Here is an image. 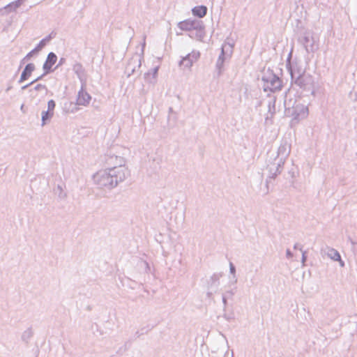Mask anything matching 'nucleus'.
Returning <instances> with one entry per match:
<instances>
[{"label": "nucleus", "mask_w": 357, "mask_h": 357, "mask_svg": "<svg viewBox=\"0 0 357 357\" xmlns=\"http://www.w3.org/2000/svg\"><path fill=\"white\" fill-rule=\"evenodd\" d=\"M129 175L128 169L125 165H119L98 172L93 180L99 188L110 190L124 181Z\"/></svg>", "instance_id": "f257e3e1"}, {"label": "nucleus", "mask_w": 357, "mask_h": 357, "mask_svg": "<svg viewBox=\"0 0 357 357\" xmlns=\"http://www.w3.org/2000/svg\"><path fill=\"white\" fill-rule=\"evenodd\" d=\"M290 151L291 145L286 140L282 141L278 149L277 156L274 158V161L268 165L272 178L281 172L280 169L284 164Z\"/></svg>", "instance_id": "f03ea898"}, {"label": "nucleus", "mask_w": 357, "mask_h": 357, "mask_svg": "<svg viewBox=\"0 0 357 357\" xmlns=\"http://www.w3.org/2000/svg\"><path fill=\"white\" fill-rule=\"evenodd\" d=\"M290 75L292 81L301 89L309 91L312 88V77L309 75L305 74L303 70L295 67L291 68L290 69Z\"/></svg>", "instance_id": "7ed1b4c3"}, {"label": "nucleus", "mask_w": 357, "mask_h": 357, "mask_svg": "<svg viewBox=\"0 0 357 357\" xmlns=\"http://www.w3.org/2000/svg\"><path fill=\"white\" fill-rule=\"evenodd\" d=\"M145 46V42H144L142 45V53L141 54H135L128 62V64L126 67V73L128 77L131 76L135 73L137 72L141 67L142 60L143 59L144 54V47Z\"/></svg>", "instance_id": "20e7f679"}, {"label": "nucleus", "mask_w": 357, "mask_h": 357, "mask_svg": "<svg viewBox=\"0 0 357 357\" xmlns=\"http://www.w3.org/2000/svg\"><path fill=\"white\" fill-rule=\"evenodd\" d=\"M264 84V90L265 91H275L280 90L282 86V81L274 74L269 73L264 75L262 78Z\"/></svg>", "instance_id": "39448f33"}, {"label": "nucleus", "mask_w": 357, "mask_h": 357, "mask_svg": "<svg viewBox=\"0 0 357 357\" xmlns=\"http://www.w3.org/2000/svg\"><path fill=\"white\" fill-rule=\"evenodd\" d=\"M232 45H231L230 44H224L222 46L221 54H220L216 62V68L218 71V75H220L222 73V68L223 67L225 60L226 59L227 57L230 56V54L232 52Z\"/></svg>", "instance_id": "423d86ee"}, {"label": "nucleus", "mask_w": 357, "mask_h": 357, "mask_svg": "<svg viewBox=\"0 0 357 357\" xmlns=\"http://www.w3.org/2000/svg\"><path fill=\"white\" fill-rule=\"evenodd\" d=\"M200 56L198 51L193 50L181 60L179 65L183 66L185 68H190L194 62L197 61Z\"/></svg>", "instance_id": "0eeeda50"}, {"label": "nucleus", "mask_w": 357, "mask_h": 357, "mask_svg": "<svg viewBox=\"0 0 357 357\" xmlns=\"http://www.w3.org/2000/svg\"><path fill=\"white\" fill-rule=\"evenodd\" d=\"M56 107V103L54 100H50L47 102V109L43 111L41 114L42 126L46 124L47 121H49L54 116V111Z\"/></svg>", "instance_id": "6e6552de"}, {"label": "nucleus", "mask_w": 357, "mask_h": 357, "mask_svg": "<svg viewBox=\"0 0 357 357\" xmlns=\"http://www.w3.org/2000/svg\"><path fill=\"white\" fill-rule=\"evenodd\" d=\"M84 88L85 83H82L77 98V104L79 105L86 106L89 104L91 99V96L85 91Z\"/></svg>", "instance_id": "1a4fd4ad"}, {"label": "nucleus", "mask_w": 357, "mask_h": 357, "mask_svg": "<svg viewBox=\"0 0 357 357\" xmlns=\"http://www.w3.org/2000/svg\"><path fill=\"white\" fill-rule=\"evenodd\" d=\"M303 44L307 52H314L316 50L315 41L313 36L305 33L303 38Z\"/></svg>", "instance_id": "9d476101"}, {"label": "nucleus", "mask_w": 357, "mask_h": 357, "mask_svg": "<svg viewBox=\"0 0 357 357\" xmlns=\"http://www.w3.org/2000/svg\"><path fill=\"white\" fill-rule=\"evenodd\" d=\"M308 115V108L303 105H296V107H294V111L292 113V116H294V119L300 121L306 118Z\"/></svg>", "instance_id": "9b49d317"}, {"label": "nucleus", "mask_w": 357, "mask_h": 357, "mask_svg": "<svg viewBox=\"0 0 357 357\" xmlns=\"http://www.w3.org/2000/svg\"><path fill=\"white\" fill-rule=\"evenodd\" d=\"M179 29L183 31H190L192 29H197L201 28L200 22L197 20H187L183 22H180L178 24Z\"/></svg>", "instance_id": "f8f14e48"}, {"label": "nucleus", "mask_w": 357, "mask_h": 357, "mask_svg": "<svg viewBox=\"0 0 357 357\" xmlns=\"http://www.w3.org/2000/svg\"><path fill=\"white\" fill-rule=\"evenodd\" d=\"M321 252L333 261H340L342 266H344V262L341 260L340 255L335 249L327 247L324 250H322Z\"/></svg>", "instance_id": "ddd939ff"}, {"label": "nucleus", "mask_w": 357, "mask_h": 357, "mask_svg": "<svg viewBox=\"0 0 357 357\" xmlns=\"http://www.w3.org/2000/svg\"><path fill=\"white\" fill-rule=\"evenodd\" d=\"M57 56L54 52L48 54L47 59L43 64V68L45 70V74H47L51 71V68L54 64L56 62Z\"/></svg>", "instance_id": "4468645a"}, {"label": "nucleus", "mask_w": 357, "mask_h": 357, "mask_svg": "<svg viewBox=\"0 0 357 357\" xmlns=\"http://www.w3.org/2000/svg\"><path fill=\"white\" fill-rule=\"evenodd\" d=\"M51 36H47L46 38H43V40H41L40 41V43H38V45L33 50H31L30 52H29L26 56L22 59V62H24L25 60H28L33 55V54L40 51L43 47L46 45V43L48 42L50 39H51Z\"/></svg>", "instance_id": "2eb2a0df"}, {"label": "nucleus", "mask_w": 357, "mask_h": 357, "mask_svg": "<svg viewBox=\"0 0 357 357\" xmlns=\"http://www.w3.org/2000/svg\"><path fill=\"white\" fill-rule=\"evenodd\" d=\"M34 70L35 65L33 63L27 64L22 73L19 82H22L26 80L29 78V77L31 75V73L34 71Z\"/></svg>", "instance_id": "dca6fc26"}, {"label": "nucleus", "mask_w": 357, "mask_h": 357, "mask_svg": "<svg viewBox=\"0 0 357 357\" xmlns=\"http://www.w3.org/2000/svg\"><path fill=\"white\" fill-rule=\"evenodd\" d=\"M19 7H20L19 4H17L15 1H13L4 6L3 8H1L0 13H1V15H6L9 13L16 11Z\"/></svg>", "instance_id": "f3484780"}, {"label": "nucleus", "mask_w": 357, "mask_h": 357, "mask_svg": "<svg viewBox=\"0 0 357 357\" xmlns=\"http://www.w3.org/2000/svg\"><path fill=\"white\" fill-rule=\"evenodd\" d=\"M34 331L32 327L25 329L21 335V340L25 343H28L33 336Z\"/></svg>", "instance_id": "a211bd4d"}, {"label": "nucleus", "mask_w": 357, "mask_h": 357, "mask_svg": "<svg viewBox=\"0 0 357 357\" xmlns=\"http://www.w3.org/2000/svg\"><path fill=\"white\" fill-rule=\"evenodd\" d=\"M73 70L75 73V74L77 75V77L79 79L82 84L85 83L84 78V70L82 66L80 63H77L73 66Z\"/></svg>", "instance_id": "6ab92c4d"}, {"label": "nucleus", "mask_w": 357, "mask_h": 357, "mask_svg": "<svg viewBox=\"0 0 357 357\" xmlns=\"http://www.w3.org/2000/svg\"><path fill=\"white\" fill-rule=\"evenodd\" d=\"M192 14L199 17H203L206 15L207 8L204 6H195L192 10Z\"/></svg>", "instance_id": "aec40b11"}, {"label": "nucleus", "mask_w": 357, "mask_h": 357, "mask_svg": "<svg viewBox=\"0 0 357 357\" xmlns=\"http://www.w3.org/2000/svg\"><path fill=\"white\" fill-rule=\"evenodd\" d=\"M34 91H44V93L46 94L48 91V89L45 85L38 84L34 86L33 89H30V92L33 96H35V95H33Z\"/></svg>", "instance_id": "412c9836"}, {"label": "nucleus", "mask_w": 357, "mask_h": 357, "mask_svg": "<svg viewBox=\"0 0 357 357\" xmlns=\"http://www.w3.org/2000/svg\"><path fill=\"white\" fill-rule=\"evenodd\" d=\"M268 113L272 116L275 112V98H272L269 100L268 103Z\"/></svg>", "instance_id": "4be33fe9"}, {"label": "nucleus", "mask_w": 357, "mask_h": 357, "mask_svg": "<svg viewBox=\"0 0 357 357\" xmlns=\"http://www.w3.org/2000/svg\"><path fill=\"white\" fill-rule=\"evenodd\" d=\"M158 67H155V68L151 69L150 72H149L147 73H145V75H144L145 79H148L149 77L151 74L153 79H155L156 78V76H157V74H158Z\"/></svg>", "instance_id": "5701e85b"}, {"label": "nucleus", "mask_w": 357, "mask_h": 357, "mask_svg": "<svg viewBox=\"0 0 357 357\" xmlns=\"http://www.w3.org/2000/svg\"><path fill=\"white\" fill-rule=\"evenodd\" d=\"M55 191L56 193H58V196L61 199H64L66 197V194L63 192V188L61 185H58Z\"/></svg>", "instance_id": "b1692460"}, {"label": "nucleus", "mask_w": 357, "mask_h": 357, "mask_svg": "<svg viewBox=\"0 0 357 357\" xmlns=\"http://www.w3.org/2000/svg\"><path fill=\"white\" fill-rule=\"evenodd\" d=\"M211 287H213V286L218 287L219 285V276L218 275L214 274L213 276H211Z\"/></svg>", "instance_id": "393cba45"}, {"label": "nucleus", "mask_w": 357, "mask_h": 357, "mask_svg": "<svg viewBox=\"0 0 357 357\" xmlns=\"http://www.w3.org/2000/svg\"><path fill=\"white\" fill-rule=\"evenodd\" d=\"M229 272L231 274L233 275L234 282H236L237 279L236 278V275H235L236 274V268L231 262H230V264H229Z\"/></svg>", "instance_id": "a878e982"}, {"label": "nucleus", "mask_w": 357, "mask_h": 357, "mask_svg": "<svg viewBox=\"0 0 357 357\" xmlns=\"http://www.w3.org/2000/svg\"><path fill=\"white\" fill-rule=\"evenodd\" d=\"M306 259H307V257H306V251H302V259H301V263H302V266H305V261H306Z\"/></svg>", "instance_id": "bb28decb"}, {"label": "nucleus", "mask_w": 357, "mask_h": 357, "mask_svg": "<svg viewBox=\"0 0 357 357\" xmlns=\"http://www.w3.org/2000/svg\"><path fill=\"white\" fill-rule=\"evenodd\" d=\"M41 79V77H38V78H36L35 80L32 81L31 82H30L29 84H26V85H24L22 87V90H24L26 89V88H28L29 86L32 85L33 83H35L36 82L40 80Z\"/></svg>", "instance_id": "cd10ccee"}, {"label": "nucleus", "mask_w": 357, "mask_h": 357, "mask_svg": "<svg viewBox=\"0 0 357 357\" xmlns=\"http://www.w3.org/2000/svg\"><path fill=\"white\" fill-rule=\"evenodd\" d=\"M286 256L289 259H290L293 257L292 252L289 249H287L286 251Z\"/></svg>", "instance_id": "c85d7f7f"}, {"label": "nucleus", "mask_w": 357, "mask_h": 357, "mask_svg": "<svg viewBox=\"0 0 357 357\" xmlns=\"http://www.w3.org/2000/svg\"><path fill=\"white\" fill-rule=\"evenodd\" d=\"M294 249H298L299 250H301V252L303 251V248H302V246H300V245L298 243H296L294 246Z\"/></svg>", "instance_id": "c756f323"}, {"label": "nucleus", "mask_w": 357, "mask_h": 357, "mask_svg": "<svg viewBox=\"0 0 357 357\" xmlns=\"http://www.w3.org/2000/svg\"><path fill=\"white\" fill-rule=\"evenodd\" d=\"M26 0H16L15 1L17 4H19L20 6L24 3V1Z\"/></svg>", "instance_id": "7c9ffc66"}, {"label": "nucleus", "mask_w": 357, "mask_h": 357, "mask_svg": "<svg viewBox=\"0 0 357 357\" xmlns=\"http://www.w3.org/2000/svg\"><path fill=\"white\" fill-rule=\"evenodd\" d=\"M222 303H223L224 305H227V299L225 296H222Z\"/></svg>", "instance_id": "2f4dec72"}, {"label": "nucleus", "mask_w": 357, "mask_h": 357, "mask_svg": "<svg viewBox=\"0 0 357 357\" xmlns=\"http://www.w3.org/2000/svg\"><path fill=\"white\" fill-rule=\"evenodd\" d=\"M64 61H65V59L63 58H61L60 59L59 63V64H58V66L56 67H58L59 66L61 65L63 63Z\"/></svg>", "instance_id": "473e14b6"}, {"label": "nucleus", "mask_w": 357, "mask_h": 357, "mask_svg": "<svg viewBox=\"0 0 357 357\" xmlns=\"http://www.w3.org/2000/svg\"><path fill=\"white\" fill-rule=\"evenodd\" d=\"M45 73H44V74H43V75H41V76H40V77H41V78L43 77V76H45Z\"/></svg>", "instance_id": "72a5a7b5"}]
</instances>
